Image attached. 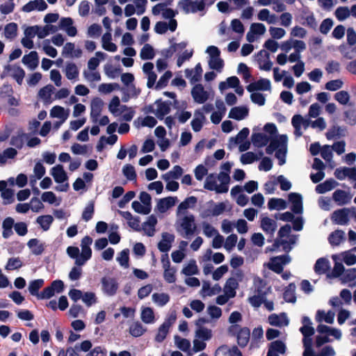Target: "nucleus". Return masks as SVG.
Segmentation results:
<instances>
[{"label": "nucleus", "mask_w": 356, "mask_h": 356, "mask_svg": "<svg viewBox=\"0 0 356 356\" xmlns=\"http://www.w3.org/2000/svg\"><path fill=\"white\" fill-rule=\"evenodd\" d=\"M154 65L152 63L147 62L144 63L143 66V71L147 78V86L148 88H152L156 82L157 76L153 71Z\"/></svg>", "instance_id": "cd10ccee"}, {"label": "nucleus", "mask_w": 356, "mask_h": 356, "mask_svg": "<svg viewBox=\"0 0 356 356\" xmlns=\"http://www.w3.org/2000/svg\"><path fill=\"white\" fill-rule=\"evenodd\" d=\"M199 273V269L195 259L190 260L186 264L181 270V273L186 276H191L197 275Z\"/></svg>", "instance_id": "680f3d73"}, {"label": "nucleus", "mask_w": 356, "mask_h": 356, "mask_svg": "<svg viewBox=\"0 0 356 356\" xmlns=\"http://www.w3.org/2000/svg\"><path fill=\"white\" fill-rule=\"evenodd\" d=\"M84 79L89 83L98 82L101 80L100 73L95 70L85 69L83 72Z\"/></svg>", "instance_id": "338daca9"}, {"label": "nucleus", "mask_w": 356, "mask_h": 356, "mask_svg": "<svg viewBox=\"0 0 356 356\" xmlns=\"http://www.w3.org/2000/svg\"><path fill=\"white\" fill-rule=\"evenodd\" d=\"M261 226L262 229L266 233L273 235L277 228V222L273 219L264 217L261 219Z\"/></svg>", "instance_id": "79ce46f5"}, {"label": "nucleus", "mask_w": 356, "mask_h": 356, "mask_svg": "<svg viewBox=\"0 0 356 356\" xmlns=\"http://www.w3.org/2000/svg\"><path fill=\"white\" fill-rule=\"evenodd\" d=\"M270 142V137L267 134L263 133H254L252 135V142L256 147H263Z\"/></svg>", "instance_id": "49530a36"}, {"label": "nucleus", "mask_w": 356, "mask_h": 356, "mask_svg": "<svg viewBox=\"0 0 356 356\" xmlns=\"http://www.w3.org/2000/svg\"><path fill=\"white\" fill-rule=\"evenodd\" d=\"M108 110L115 117H120L127 122L131 121L135 115L134 109L121 104L120 98L117 96L112 98L108 105Z\"/></svg>", "instance_id": "39448f33"}, {"label": "nucleus", "mask_w": 356, "mask_h": 356, "mask_svg": "<svg viewBox=\"0 0 356 356\" xmlns=\"http://www.w3.org/2000/svg\"><path fill=\"white\" fill-rule=\"evenodd\" d=\"M174 241L175 236L173 234L164 232L162 234L161 240L158 244V248L163 252H167L170 250Z\"/></svg>", "instance_id": "c85d7f7f"}, {"label": "nucleus", "mask_w": 356, "mask_h": 356, "mask_svg": "<svg viewBox=\"0 0 356 356\" xmlns=\"http://www.w3.org/2000/svg\"><path fill=\"white\" fill-rule=\"evenodd\" d=\"M175 344L181 350L187 353L188 356H193V351L191 349V342L186 339L175 336Z\"/></svg>", "instance_id": "4c0bfd02"}, {"label": "nucleus", "mask_w": 356, "mask_h": 356, "mask_svg": "<svg viewBox=\"0 0 356 356\" xmlns=\"http://www.w3.org/2000/svg\"><path fill=\"white\" fill-rule=\"evenodd\" d=\"M175 226L178 234L187 239L191 238L197 231L195 218L193 214L177 216Z\"/></svg>", "instance_id": "7ed1b4c3"}, {"label": "nucleus", "mask_w": 356, "mask_h": 356, "mask_svg": "<svg viewBox=\"0 0 356 356\" xmlns=\"http://www.w3.org/2000/svg\"><path fill=\"white\" fill-rule=\"evenodd\" d=\"M270 291V288L266 287V282L261 277L254 275L252 286L250 289L249 303L254 307H259L264 301V298Z\"/></svg>", "instance_id": "f03ea898"}, {"label": "nucleus", "mask_w": 356, "mask_h": 356, "mask_svg": "<svg viewBox=\"0 0 356 356\" xmlns=\"http://www.w3.org/2000/svg\"><path fill=\"white\" fill-rule=\"evenodd\" d=\"M249 115V108L247 106H234L229 112V118L241 121Z\"/></svg>", "instance_id": "a211bd4d"}, {"label": "nucleus", "mask_w": 356, "mask_h": 356, "mask_svg": "<svg viewBox=\"0 0 356 356\" xmlns=\"http://www.w3.org/2000/svg\"><path fill=\"white\" fill-rule=\"evenodd\" d=\"M22 63L29 70H35L39 64L38 53L35 51H31L29 54L24 55L22 58Z\"/></svg>", "instance_id": "2f4dec72"}, {"label": "nucleus", "mask_w": 356, "mask_h": 356, "mask_svg": "<svg viewBox=\"0 0 356 356\" xmlns=\"http://www.w3.org/2000/svg\"><path fill=\"white\" fill-rule=\"evenodd\" d=\"M332 259L334 261V266L332 271L331 276L334 277H339L342 275L345 270L344 266L341 263L342 261L337 254H333L332 256Z\"/></svg>", "instance_id": "e2e57ef3"}, {"label": "nucleus", "mask_w": 356, "mask_h": 356, "mask_svg": "<svg viewBox=\"0 0 356 356\" xmlns=\"http://www.w3.org/2000/svg\"><path fill=\"white\" fill-rule=\"evenodd\" d=\"M102 48L109 52H115L118 49L117 45L112 42V35L111 32L105 33L102 37Z\"/></svg>", "instance_id": "c9c22d12"}, {"label": "nucleus", "mask_w": 356, "mask_h": 356, "mask_svg": "<svg viewBox=\"0 0 356 356\" xmlns=\"http://www.w3.org/2000/svg\"><path fill=\"white\" fill-rule=\"evenodd\" d=\"M250 330L246 327L240 328L234 334H237L238 343L241 347H245L250 339Z\"/></svg>", "instance_id": "09e8293b"}, {"label": "nucleus", "mask_w": 356, "mask_h": 356, "mask_svg": "<svg viewBox=\"0 0 356 356\" xmlns=\"http://www.w3.org/2000/svg\"><path fill=\"white\" fill-rule=\"evenodd\" d=\"M266 26L261 23H253L248 32L246 39L249 42H253L257 39V35H262L266 33Z\"/></svg>", "instance_id": "f3484780"}, {"label": "nucleus", "mask_w": 356, "mask_h": 356, "mask_svg": "<svg viewBox=\"0 0 356 356\" xmlns=\"http://www.w3.org/2000/svg\"><path fill=\"white\" fill-rule=\"evenodd\" d=\"M337 184L338 183L335 180L332 179H327L323 183L317 185L316 191L319 194H323L332 190Z\"/></svg>", "instance_id": "4d7b16f0"}, {"label": "nucleus", "mask_w": 356, "mask_h": 356, "mask_svg": "<svg viewBox=\"0 0 356 356\" xmlns=\"http://www.w3.org/2000/svg\"><path fill=\"white\" fill-rule=\"evenodd\" d=\"M334 313L332 311H328L325 312L323 310H318L316 315V321L321 323L323 321L332 324L334 322Z\"/></svg>", "instance_id": "5fc2aeb1"}, {"label": "nucleus", "mask_w": 356, "mask_h": 356, "mask_svg": "<svg viewBox=\"0 0 356 356\" xmlns=\"http://www.w3.org/2000/svg\"><path fill=\"white\" fill-rule=\"evenodd\" d=\"M170 111V103L167 102L157 101L154 106V113L156 116L162 119L165 115Z\"/></svg>", "instance_id": "c756f323"}, {"label": "nucleus", "mask_w": 356, "mask_h": 356, "mask_svg": "<svg viewBox=\"0 0 356 356\" xmlns=\"http://www.w3.org/2000/svg\"><path fill=\"white\" fill-rule=\"evenodd\" d=\"M50 175L53 177L55 182L63 184L67 181L68 177L64 170L63 166L58 164L53 167L50 170Z\"/></svg>", "instance_id": "412c9836"}, {"label": "nucleus", "mask_w": 356, "mask_h": 356, "mask_svg": "<svg viewBox=\"0 0 356 356\" xmlns=\"http://www.w3.org/2000/svg\"><path fill=\"white\" fill-rule=\"evenodd\" d=\"M247 90L249 92H254L257 90L270 91L271 83L269 79L261 78L257 81L252 82L247 86Z\"/></svg>", "instance_id": "6ab92c4d"}, {"label": "nucleus", "mask_w": 356, "mask_h": 356, "mask_svg": "<svg viewBox=\"0 0 356 356\" xmlns=\"http://www.w3.org/2000/svg\"><path fill=\"white\" fill-rule=\"evenodd\" d=\"M263 54H264L265 57L264 58L258 59L259 67L260 70L264 71H270L273 66V63L270 60V55L268 52L261 50L259 52V55H262Z\"/></svg>", "instance_id": "bf43d9fd"}, {"label": "nucleus", "mask_w": 356, "mask_h": 356, "mask_svg": "<svg viewBox=\"0 0 356 356\" xmlns=\"http://www.w3.org/2000/svg\"><path fill=\"white\" fill-rule=\"evenodd\" d=\"M170 296L166 293H154L152 296V302L158 307H164L170 301Z\"/></svg>", "instance_id": "8fccbe9b"}, {"label": "nucleus", "mask_w": 356, "mask_h": 356, "mask_svg": "<svg viewBox=\"0 0 356 356\" xmlns=\"http://www.w3.org/2000/svg\"><path fill=\"white\" fill-rule=\"evenodd\" d=\"M257 18L260 21L266 22L269 24H275L277 22L278 17L270 12L268 9H261L258 15Z\"/></svg>", "instance_id": "ea45409f"}, {"label": "nucleus", "mask_w": 356, "mask_h": 356, "mask_svg": "<svg viewBox=\"0 0 356 356\" xmlns=\"http://www.w3.org/2000/svg\"><path fill=\"white\" fill-rule=\"evenodd\" d=\"M238 286V283L237 280L234 277H231L227 280L223 289V292L232 298L236 296V290Z\"/></svg>", "instance_id": "37998d69"}, {"label": "nucleus", "mask_w": 356, "mask_h": 356, "mask_svg": "<svg viewBox=\"0 0 356 356\" xmlns=\"http://www.w3.org/2000/svg\"><path fill=\"white\" fill-rule=\"evenodd\" d=\"M59 29L64 31L70 37H74L77 33L76 27L73 26V20L70 17H63L60 19Z\"/></svg>", "instance_id": "a878e982"}, {"label": "nucleus", "mask_w": 356, "mask_h": 356, "mask_svg": "<svg viewBox=\"0 0 356 356\" xmlns=\"http://www.w3.org/2000/svg\"><path fill=\"white\" fill-rule=\"evenodd\" d=\"M14 219L11 217H8L3 221L2 236L4 238H8L13 234V228L14 227Z\"/></svg>", "instance_id": "de8ad7c7"}, {"label": "nucleus", "mask_w": 356, "mask_h": 356, "mask_svg": "<svg viewBox=\"0 0 356 356\" xmlns=\"http://www.w3.org/2000/svg\"><path fill=\"white\" fill-rule=\"evenodd\" d=\"M177 202V197H167L160 199L156 205L157 210L160 213H165L169 209L175 205Z\"/></svg>", "instance_id": "7c9ffc66"}, {"label": "nucleus", "mask_w": 356, "mask_h": 356, "mask_svg": "<svg viewBox=\"0 0 356 356\" xmlns=\"http://www.w3.org/2000/svg\"><path fill=\"white\" fill-rule=\"evenodd\" d=\"M102 291L108 296H113L116 294L118 289V284L117 281L110 277H104L101 280Z\"/></svg>", "instance_id": "ddd939ff"}, {"label": "nucleus", "mask_w": 356, "mask_h": 356, "mask_svg": "<svg viewBox=\"0 0 356 356\" xmlns=\"http://www.w3.org/2000/svg\"><path fill=\"white\" fill-rule=\"evenodd\" d=\"M134 123L137 128H140L141 127L152 128L156 124L157 121L154 117L148 115L144 118H138Z\"/></svg>", "instance_id": "052dcab7"}, {"label": "nucleus", "mask_w": 356, "mask_h": 356, "mask_svg": "<svg viewBox=\"0 0 356 356\" xmlns=\"http://www.w3.org/2000/svg\"><path fill=\"white\" fill-rule=\"evenodd\" d=\"M302 343L305 348L302 356H316V353L312 348V336L304 337Z\"/></svg>", "instance_id": "774afa93"}, {"label": "nucleus", "mask_w": 356, "mask_h": 356, "mask_svg": "<svg viewBox=\"0 0 356 356\" xmlns=\"http://www.w3.org/2000/svg\"><path fill=\"white\" fill-rule=\"evenodd\" d=\"M289 201L291 203V209L296 213H302V195L296 193L289 194Z\"/></svg>", "instance_id": "b1692460"}, {"label": "nucleus", "mask_w": 356, "mask_h": 356, "mask_svg": "<svg viewBox=\"0 0 356 356\" xmlns=\"http://www.w3.org/2000/svg\"><path fill=\"white\" fill-rule=\"evenodd\" d=\"M156 224V217L154 215H151L147 218V220L143 224V229L147 236H152L155 233V226Z\"/></svg>", "instance_id": "58836bf2"}, {"label": "nucleus", "mask_w": 356, "mask_h": 356, "mask_svg": "<svg viewBox=\"0 0 356 356\" xmlns=\"http://www.w3.org/2000/svg\"><path fill=\"white\" fill-rule=\"evenodd\" d=\"M197 199L194 196H190L186 198L179 204L176 211V216H183L189 215L190 213H188V210L193 209L197 204Z\"/></svg>", "instance_id": "dca6fc26"}, {"label": "nucleus", "mask_w": 356, "mask_h": 356, "mask_svg": "<svg viewBox=\"0 0 356 356\" xmlns=\"http://www.w3.org/2000/svg\"><path fill=\"white\" fill-rule=\"evenodd\" d=\"M92 243V238L89 236H86L81 239V252L79 258L75 261L76 266H83L92 257V250L90 245Z\"/></svg>", "instance_id": "6e6552de"}, {"label": "nucleus", "mask_w": 356, "mask_h": 356, "mask_svg": "<svg viewBox=\"0 0 356 356\" xmlns=\"http://www.w3.org/2000/svg\"><path fill=\"white\" fill-rule=\"evenodd\" d=\"M206 121V118L204 115V113L200 110H196L194 113V118L191 121V127L194 131L198 132L202 128L204 122Z\"/></svg>", "instance_id": "473e14b6"}, {"label": "nucleus", "mask_w": 356, "mask_h": 356, "mask_svg": "<svg viewBox=\"0 0 356 356\" xmlns=\"http://www.w3.org/2000/svg\"><path fill=\"white\" fill-rule=\"evenodd\" d=\"M268 321L271 325L280 327L287 326L289 323V320L285 313L273 314L268 316Z\"/></svg>", "instance_id": "393cba45"}, {"label": "nucleus", "mask_w": 356, "mask_h": 356, "mask_svg": "<svg viewBox=\"0 0 356 356\" xmlns=\"http://www.w3.org/2000/svg\"><path fill=\"white\" fill-rule=\"evenodd\" d=\"M106 54L102 51H97L95 56L89 59L87 64V68L97 70L100 62L105 60Z\"/></svg>", "instance_id": "c03bdc74"}, {"label": "nucleus", "mask_w": 356, "mask_h": 356, "mask_svg": "<svg viewBox=\"0 0 356 356\" xmlns=\"http://www.w3.org/2000/svg\"><path fill=\"white\" fill-rule=\"evenodd\" d=\"M70 115V110L60 106H54L50 111V116L65 122Z\"/></svg>", "instance_id": "f704fd0d"}, {"label": "nucleus", "mask_w": 356, "mask_h": 356, "mask_svg": "<svg viewBox=\"0 0 356 356\" xmlns=\"http://www.w3.org/2000/svg\"><path fill=\"white\" fill-rule=\"evenodd\" d=\"M54 222V218L51 215L40 216L36 219V222L40 225L41 229L47 232L48 231Z\"/></svg>", "instance_id": "864d4df0"}, {"label": "nucleus", "mask_w": 356, "mask_h": 356, "mask_svg": "<svg viewBox=\"0 0 356 356\" xmlns=\"http://www.w3.org/2000/svg\"><path fill=\"white\" fill-rule=\"evenodd\" d=\"M352 197L353 195L350 192L340 189L335 191L332 194L333 200L339 206L348 204L350 202Z\"/></svg>", "instance_id": "aec40b11"}, {"label": "nucleus", "mask_w": 356, "mask_h": 356, "mask_svg": "<svg viewBox=\"0 0 356 356\" xmlns=\"http://www.w3.org/2000/svg\"><path fill=\"white\" fill-rule=\"evenodd\" d=\"M6 76H12L19 85H21L25 76V72L19 65H7L4 67L2 77Z\"/></svg>", "instance_id": "9d476101"}, {"label": "nucleus", "mask_w": 356, "mask_h": 356, "mask_svg": "<svg viewBox=\"0 0 356 356\" xmlns=\"http://www.w3.org/2000/svg\"><path fill=\"white\" fill-rule=\"evenodd\" d=\"M202 69L200 63L197 64L194 69L190 70L186 69L185 70V74L191 83L198 82L202 77Z\"/></svg>", "instance_id": "72a5a7b5"}, {"label": "nucleus", "mask_w": 356, "mask_h": 356, "mask_svg": "<svg viewBox=\"0 0 356 356\" xmlns=\"http://www.w3.org/2000/svg\"><path fill=\"white\" fill-rule=\"evenodd\" d=\"M230 177L223 173L209 175L204 181L205 189L215 191L216 193H225L229 190Z\"/></svg>", "instance_id": "20e7f679"}, {"label": "nucleus", "mask_w": 356, "mask_h": 356, "mask_svg": "<svg viewBox=\"0 0 356 356\" xmlns=\"http://www.w3.org/2000/svg\"><path fill=\"white\" fill-rule=\"evenodd\" d=\"M355 251L353 249L341 252L337 254L340 257V259L348 266H353L356 264V254L354 253Z\"/></svg>", "instance_id": "603ef678"}, {"label": "nucleus", "mask_w": 356, "mask_h": 356, "mask_svg": "<svg viewBox=\"0 0 356 356\" xmlns=\"http://www.w3.org/2000/svg\"><path fill=\"white\" fill-rule=\"evenodd\" d=\"M29 139V134L24 132H18L13 136L10 140V144L18 149H21L26 140Z\"/></svg>", "instance_id": "13d9d810"}, {"label": "nucleus", "mask_w": 356, "mask_h": 356, "mask_svg": "<svg viewBox=\"0 0 356 356\" xmlns=\"http://www.w3.org/2000/svg\"><path fill=\"white\" fill-rule=\"evenodd\" d=\"M178 6L186 14L201 11L204 8L203 0H180Z\"/></svg>", "instance_id": "9b49d317"}, {"label": "nucleus", "mask_w": 356, "mask_h": 356, "mask_svg": "<svg viewBox=\"0 0 356 356\" xmlns=\"http://www.w3.org/2000/svg\"><path fill=\"white\" fill-rule=\"evenodd\" d=\"M63 72L68 80L72 82H76L79 80V69L75 63L72 62L67 63Z\"/></svg>", "instance_id": "5701e85b"}, {"label": "nucleus", "mask_w": 356, "mask_h": 356, "mask_svg": "<svg viewBox=\"0 0 356 356\" xmlns=\"http://www.w3.org/2000/svg\"><path fill=\"white\" fill-rule=\"evenodd\" d=\"M104 106V102L99 97L93 98L90 103L91 121H97V117H99Z\"/></svg>", "instance_id": "4be33fe9"}, {"label": "nucleus", "mask_w": 356, "mask_h": 356, "mask_svg": "<svg viewBox=\"0 0 356 356\" xmlns=\"http://www.w3.org/2000/svg\"><path fill=\"white\" fill-rule=\"evenodd\" d=\"M191 95L195 102L201 104L213 99L214 92L210 87L204 88L202 84L197 83L192 88Z\"/></svg>", "instance_id": "0eeeda50"}, {"label": "nucleus", "mask_w": 356, "mask_h": 356, "mask_svg": "<svg viewBox=\"0 0 356 356\" xmlns=\"http://www.w3.org/2000/svg\"><path fill=\"white\" fill-rule=\"evenodd\" d=\"M350 215H351V208H343L334 211L331 219L335 224L345 225L349 222Z\"/></svg>", "instance_id": "2eb2a0df"}, {"label": "nucleus", "mask_w": 356, "mask_h": 356, "mask_svg": "<svg viewBox=\"0 0 356 356\" xmlns=\"http://www.w3.org/2000/svg\"><path fill=\"white\" fill-rule=\"evenodd\" d=\"M41 200L43 202H46L49 204H54L56 206H58L61 203V199L57 197L52 191L44 192L41 195Z\"/></svg>", "instance_id": "69168bd1"}, {"label": "nucleus", "mask_w": 356, "mask_h": 356, "mask_svg": "<svg viewBox=\"0 0 356 356\" xmlns=\"http://www.w3.org/2000/svg\"><path fill=\"white\" fill-rule=\"evenodd\" d=\"M291 259L289 255H282L271 258L267 266L273 271L280 273L284 266L290 262Z\"/></svg>", "instance_id": "4468645a"}, {"label": "nucleus", "mask_w": 356, "mask_h": 356, "mask_svg": "<svg viewBox=\"0 0 356 356\" xmlns=\"http://www.w3.org/2000/svg\"><path fill=\"white\" fill-rule=\"evenodd\" d=\"M162 266L163 268V278L169 284L175 283L177 280V270L171 266L169 259L167 256H163L161 258Z\"/></svg>", "instance_id": "f8f14e48"}, {"label": "nucleus", "mask_w": 356, "mask_h": 356, "mask_svg": "<svg viewBox=\"0 0 356 356\" xmlns=\"http://www.w3.org/2000/svg\"><path fill=\"white\" fill-rule=\"evenodd\" d=\"M221 291V287L218 284H214L213 286L207 282H204L202 284V293L204 296H213Z\"/></svg>", "instance_id": "a18cd8bd"}, {"label": "nucleus", "mask_w": 356, "mask_h": 356, "mask_svg": "<svg viewBox=\"0 0 356 356\" xmlns=\"http://www.w3.org/2000/svg\"><path fill=\"white\" fill-rule=\"evenodd\" d=\"M206 52L209 55V65L211 69L221 72L224 62L220 58V51L216 46H209L207 47Z\"/></svg>", "instance_id": "1a4fd4ad"}, {"label": "nucleus", "mask_w": 356, "mask_h": 356, "mask_svg": "<svg viewBox=\"0 0 356 356\" xmlns=\"http://www.w3.org/2000/svg\"><path fill=\"white\" fill-rule=\"evenodd\" d=\"M264 129L266 134L270 138V143L266 147V152L268 154H273L275 151V156L279 161V165H282L285 163L286 154L287 152L288 137L286 135L277 136V129L275 124L267 123Z\"/></svg>", "instance_id": "f257e3e1"}, {"label": "nucleus", "mask_w": 356, "mask_h": 356, "mask_svg": "<svg viewBox=\"0 0 356 356\" xmlns=\"http://www.w3.org/2000/svg\"><path fill=\"white\" fill-rule=\"evenodd\" d=\"M140 318L146 324H153L155 322L154 312L151 307H142Z\"/></svg>", "instance_id": "3c124183"}, {"label": "nucleus", "mask_w": 356, "mask_h": 356, "mask_svg": "<svg viewBox=\"0 0 356 356\" xmlns=\"http://www.w3.org/2000/svg\"><path fill=\"white\" fill-rule=\"evenodd\" d=\"M184 173V169L179 165H175L172 170L163 174L161 178L164 181L175 180L180 178Z\"/></svg>", "instance_id": "a19ab883"}, {"label": "nucleus", "mask_w": 356, "mask_h": 356, "mask_svg": "<svg viewBox=\"0 0 356 356\" xmlns=\"http://www.w3.org/2000/svg\"><path fill=\"white\" fill-rule=\"evenodd\" d=\"M316 330L319 334L316 337V344L317 347H320L325 343L330 342L331 339H330L329 337H333L337 340L341 338L342 334L339 329L320 324Z\"/></svg>", "instance_id": "423d86ee"}, {"label": "nucleus", "mask_w": 356, "mask_h": 356, "mask_svg": "<svg viewBox=\"0 0 356 356\" xmlns=\"http://www.w3.org/2000/svg\"><path fill=\"white\" fill-rule=\"evenodd\" d=\"M81 54V50L75 49L74 44L72 42H67L63 48L62 54L65 57L79 58Z\"/></svg>", "instance_id": "e433bc0d"}, {"label": "nucleus", "mask_w": 356, "mask_h": 356, "mask_svg": "<svg viewBox=\"0 0 356 356\" xmlns=\"http://www.w3.org/2000/svg\"><path fill=\"white\" fill-rule=\"evenodd\" d=\"M242 319V316L241 313L238 312H233L229 318V322L232 324L229 328V332L232 334H234L239 329V326L236 324L240 322Z\"/></svg>", "instance_id": "6e6d98bb"}, {"label": "nucleus", "mask_w": 356, "mask_h": 356, "mask_svg": "<svg viewBox=\"0 0 356 356\" xmlns=\"http://www.w3.org/2000/svg\"><path fill=\"white\" fill-rule=\"evenodd\" d=\"M47 8V5L44 0H33L26 3L22 10L23 12L30 13L34 10L43 11Z\"/></svg>", "instance_id": "bb28decb"}, {"label": "nucleus", "mask_w": 356, "mask_h": 356, "mask_svg": "<svg viewBox=\"0 0 356 356\" xmlns=\"http://www.w3.org/2000/svg\"><path fill=\"white\" fill-rule=\"evenodd\" d=\"M302 326L300 328V332L304 337L312 336L314 334V329L312 326V322L309 318L304 316L302 318Z\"/></svg>", "instance_id": "0e129e2a"}]
</instances>
